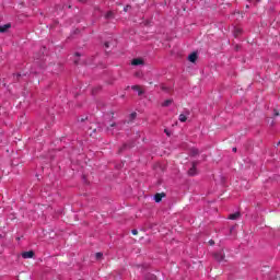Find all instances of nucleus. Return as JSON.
<instances>
[{"label":"nucleus","instance_id":"7c9ffc66","mask_svg":"<svg viewBox=\"0 0 280 280\" xmlns=\"http://www.w3.org/2000/svg\"><path fill=\"white\" fill-rule=\"evenodd\" d=\"M235 50H236V51H240V46H236V47H235Z\"/></svg>","mask_w":280,"mask_h":280},{"label":"nucleus","instance_id":"c9c22d12","mask_svg":"<svg viewBox=\"0 0 280 280\" xmlns=\"http://www.w3.org/2000/svg\"><path fill=\"white\" fill-rule=\"evenodd\" d=\"M186 115H189V112H186Z\"/></svg>","mask_w":280,"mask_h":280},{"label":"nucleus","instance_id":"f257e3e1","mask_svg":"<svg viewBox=\"0 0 280 280\" xmlns=\"http://www.w3.org/2000/svg\"><path fill=\"white\" fill-rule=\"evenodd\" d=\"M198 161H194L191 163V167L188 170V176H197L198 175Z\"/></svg>","mask_w":280,"mask_h":280},{"label":"nucleus","instance_id":"ddd939ff","mask_svg":"<svg viewBox=\"0 0 280 280\" xmlns=\"http://www.w3.org/2000/svg\"><path fill=\"white\" fill-rule=\"evenodd\" d=\"M144 279L145 280H156V276L154 273H145Z\"/></svg>","mask_w":280,"mask_h":280},{"label":"nucleus","instance_id":"20e7f679","mask_svg":"<svg viewBox=\"0 0 280 280\" xmlns=\"http://www.w3.org/2000/svg\"><path fill=\"white\" fill-rule=\"evenodd\" d=\"M200 155V150L198 148L192 147L189 149V156H199Z\"/></svg>","mask_w":280,"mask_h":280},{"label":"nucleus","instance_id":"f8f14e48","mask_svg":"<svg viewBox=\"0 0 280 280\" xmlns=\"http://www.w3.org/2000/svg\"><path fill=\"white\" fill-rule=\"evenodd\" d=\"M105 19L107 21H110V19H115V13L113 11H108L106 14H105Z\"/></svg>","mask_w":280,"mask_h":280},{"label":"nucleus","instance_id":"cd10ccee","mask_svg":"<svg viewBox=\"0 0 280 280\" xmlns=\"http://www.w3.org/2000/svg\"><path fill=\"white\" fill-rule=\"evenodd\" d=\"M143 91L140 89L139 91H138V95L141 97V95H143Z\"/></svg>","mask_w":280,"mask_h":280},{"label":"nucleus","instance_id":"9b49d317","mask_svg":"<svg viewBox=\"0 0 280 280\" xmlns=\"http://www.w3.org/2000/svg\"><path fill=\"white\" fill-rule=\"evenodd\" d=\"M131 65L133 67H139V65H143V59H140V58H136L131 61Z\"/></svg>","mask_w":280,"mask_h":280},{"label":"nucleus","instance_id":"2f4dec72","mask_svg":"<svg viewBox=\"0 0 280 280\" xmlns=\"http://www.w3.org/2000/svg\"><path fill=\"white\" fill-rule=\"evenodd\" d=\"M163 91H167V88H162Z\"/></svg>","mask_w":280,"mask_h":280},{"label":"nucleus","instance_id":"6ab92c4d","mask_svg":"<svg viewBox=\"0 0 280 280\" xmlns=\"http://www.w3.org/2000/svg\"><path fill=\"white\" fill-rule=\"evenodd\" d=\"M235 234V225H232L230 228V235H234Z\"/></svg>","mask_w":280,"mask_h":280},{"label":"nucleus","instance_id":"72a5a7b5","mask_svg":"<svg viewBox=\"0 0 280 280\" xmlns=\"http://www.w3.org/2000/svg\"><path fill=\"white\" fill-rule=\"evenodd\" d=\"M136 77L139 78V73H136Z\"/></svg>","mask_w":280,"mask_h":280},{"label":"nucleus","instance_id":"393cba45","mask_svg":"<svg viewBox=\"0 0 280 280\" xmlns=\"http://www.w3.org/2000/svg\"><path fill=\"white\" fill-rule=\"evenodd\" d=\"M132 235H138L139 234V231L137 229L132 230L131 231Z\"/></svg>","mask_w":280,"mask_h":280},{"label":"nucleus","instance_id":"4c0bfd02","mask_svg":"<svg viewBox=\"0 0 280 280\" xmlns=\"http://www.w3.org/2000/svg\"><path fill=\"white\" fill-rule=\"evenodd\" d=\"M68 8H71V5H68Z\"/></svg>","mask_w":280,"mask_h":280},{"label":"nucleus","instance_id":"f704fd0d","mask_svg":"<svg viewBox=\"0 0 280 280\" xmlns=\"http://www.w3.org/2000/svg\"><path fill=\"white\" fill-rule=\"evenodd\" d=\"M74 63L78 65V60H75Z\"/></svg>","mask_w":280,"mask_h":280},{"label":"nucleus","instance_id":"39448f33","mask_svg":"<svg viewBox=\"0 0 280 280\" xmlns=\"http://www.w3.org/2000/svg\"><path fill=\"white\" fill-rule=\"evenodd\" d=\"M10 27H12V24H10V23L0 25V34H5V32H8L10 30Z\"/></svg>","mask_w":280,"mask_h":280},{"label":"nucleus","instance_id":"5701e85b","mask_svg":"<svg viewBox=\"0 0 280 280\" xmlns=\"http://www.w3.org/2000/svg\"><path fill=\"white\" fill-rule=\"evenodd\" d=\"M104 47H105L106 49H108V48L110 47V43L105 42V43H104Z\"/></svg>","mask_w":280,"mask_h":280},{"label":"nucleus","instance_id":"4be33fe9","mask_svg":"<svg viewBox=\"0 0 280 280\" xmlns=\"http://www.w3.org/2000/svg\"><path fill=\"white\" fill-rule=\"evenodd\" d=\"M131 89L132 91H137V92L140 90L139 85H132Z\"/></svg>","mask_w":280,"mask_h":280},{"label":"nucleus","instance_id":"a878e982","mask_svg":"<svg viewBox=\"0 0 280 280\" xmlns=\"http://www.w3.org/2000/svg\"><path fill=\"white\" fill-rule=\"evenodd\" d=\"M273 117H279V113L277 109H273Z\"/></svg>","mask_w":280,"mask_h":280},{"label":"nucleus","instance_id":"4468645a","mask_svg":"<svg viewBox=\"0 0 280 280\" xmlns=\"http://www.w3.org/2000/svg\"><path fill=\"white\" fill-rule=\"evenodd\" d=\"M173 102H174V100H172V98H171V100H166V101H164V102L162 103V106L167 107V106L172 105Z\"/></svg>","mask_w":280,"mask_h":280},{"label":"nucleus","instance_id":"f3484780","mask_svg":"<svg viewBox=\"0 0 280 280\" xmlns=\"http://www.w3.org/2000/svg\"><path fill=\"white\" fill-rule=\"evenodd\" d=\"M129 119L130 121H135V119H137V112L131 113Z\"/></svg>","mask_w":280,"mask_h":280},{"label":"nucleus","instance_id":"e433bc0d","mask_svg":"<svg viewBox=\"0 0 280 280\" xmlns=\"http://www.w3.org/2000/svg\"><path fill=\"white\" fill-rule=\"evenodd\" d=\"M81 121H84V118H81Z\"/></svg>","mask_w":280,"mask_h":280},{"label":"nucleus","instance_id":"7ed1b4c3","mask_svg":"<svg viewBox=\"0 0 280 280\" xmlns=\"http://www.w3.org/2000/svg\"><path fill=\"white\" fill-rule=\"evenodd\" d=\"M215 261H224V250H220L213 254Z\"/></svg>","mask_w":280,"mask_h":280},{"label":"nucleus","instance_id":"c85d7f7f","mask_svg":"<svg viewBox=\"0 0 280 280\" xmlns=\"http://www.w3.org/2000/svg\"><path fill=\"white\" fill-rule=\"evenodd\" d=\"M74 56H77L78 58H80V56H82L80 52H75Z\"/></svg>","mask_w":280,"mask_h":280},{"label":"nucleus","instance_id":"a211bd4d","mask_svg":"<svg viewBox=\"0 0 280 280\" xmlns=\"http://www.w3.org/2000/svg\"><path fill=\"white\" fill-rule=\"evenodd\" d=\"M104 257V254L103 253H96L95 254V259H97V261H100V259H102Z\"/></svg>","mask_w":280,"mask_h":280},{"label":"nucleus","instance_id":"aec40b11","mask_svg":"<svg viewBox=\"0 0 280 280\" xmlns=\"http://www.w3.org/2000/svg\"><path fill=\"white\" fill-rule=\"evenodd\" d=\"M13 78H15V82H19V79L21 78V73L13 74Z\"/></svg>","mask_w":280,"mask_h":280},{"label":"nucleus","instance_id":"f03ea898","mask_svg":"<svg viewBox=\"0 0 280 280\" xmlns=\"http://www.w3.org/2000/svg\"><path fill=\"white\" fill-rule=\"evenodd\" d=\"M131 148H135V141L126 142L118 152L121 154V152H126V150H130Z\"/></svg>","mask_w":280,"mask_h":280},{"label":"nucleus","instance_id":"0eeeda50","mask_svg":"<svg viewBox=\"0 0 280 280\" xmlns=\"http://www.w3.org/2000/svg\"><path fill=\"white\" fill-rule=\"evenodd\" d=\"M22 257H23V259H32V257H34V250H28V252L22 253Z\"/></svg>","mask_w":280,"mask_h":280},{"label":"nucleus","instance_id":"423d86ee","mask_svg":"<svg viewBox=\"0 0 280 280\" xmlns=\"http://www.w3.org/2000/svg\"><path fill=\"white\" fill-rule=\"evenodd\" d=\"M119 124L117 122H112L109 126L106 127V132H110V135H114L113 128H118Z\"/></svg>","mask_w":280,"mask_h":280},{"label":"nucleus","instance_id":"6e6552de","mask_svg":"<svg viewBox=\"0 0 280 280\" xmlns=\"http://www.w3.org/2000/svg\"><path fill=\"white\" fill-rule=\"evenodd\" d=\"M163 198H165V192L155 194L154 197H153L155 202H161V200H163Z\"/></svg>","mask_w":280,"mask_h":280},{"label":"nucleus","instance_id":"412c9836","mask_svg":"<svg viewBox=\"0 0 280 280\" xmlns=\"http://www.w3.org/2000/svg\"><path fill=\"white\" fill-rule=\"evenodd\" d=\"M132 7L130 4H127L125 8H124V12H128V10H130Z\"/></svg>","mask_w":280,"mask_h":280},{"label":"nucleus","instance_id":"2eb2a0df","mask_svg":"<svg viewBox=\"0 0 280 280\" xmlns=\"http://www.w3.org/2000/svg\"><path fill=\"white\" fill-rule=\"evenodd\" d=\"M178 119L182 121V124H185V121H187V115L180 114Z\"/></svg>","mask_w":280,"mask_h":280},{"label":"nucleus","instance_id":"9d476101","mask_svg":"<svg viewBox=\"0 0 280 280\" xmlns=\"http://www.w3.org/2000/svg\"><path fill=\"white\" fill-rule=\"evenodd\" d=\"M188 60H189V62H196V60H198V54L191 52V54L188 56Z\"/></svg>","mask_w":280,"mask_h":280},{"label":"nucleus","instance_id":"b1692460","mask_svg":"<svg viewBox=\"0 0 280 280\" xmlns=\"http://www.w3.org/2000/svg\"><path fill=\"white\" fill-rule=\"evenodd\" d=\"M164 132L167 137H172V132H170L167 129H164Z\"/></svg>","mask_w":280,"mask_h":280},{"label":"nucleus","instance_id":"1a4fd4ad","mask_svg":"<svg viewBox=\"0 0 280 280\" xmlns=\"http://www.w3.org/2000/svg\"><path fill=\"white\" fill-rule=\"evenodd\" d=\"M242 217V213L240 212H235V213H232V214H229V220H240V218Z\"/></svg>","mask_w":280,"mask_h":280},{"label":"nucleus","instance_id":"dca6fc26","mask_svg":"<svg viewBox=\"0 0 280 280\" xmlns=\"http://www.w3.org/2000/svg\"><path fill=\"white\" fill-rule=\"evenodd\" d=\"M240 34H242V28H234L235 38H237V36H240Z\"/></svg>","mask_w":280,"mask_h":280},{"label":"nucleus","instance_id":"473e14b6","mask_svg":"<svg viewBox=\"0 0 280 280\" xmlns=\"http://www.w3.org/2000/svg\"><path fill=\"white\" fill-rule=\"evenodd\" d=\"M271 126H275V120L271 121Z\"/></svg>","mask_w":280,"mask_h":280},{"label":"nucleus","instance_id":"c756f323","mask_svg":"<svg viewBox=\"0 0 280 280\" xmlns=\"http://www.w3.org/2000/svg\"><path fill=\"white\" fill-rule=\"evenodd\" d=\"M232 152H237V148L234 147V148L232 149Z\"/></svg>","mask_w":280,"mask_h":280},{"label":"nucleus","instance_id":"bb28decb","mask_svg":"<svg viewBox=\"0 0 280 280\" xmlns=\"http://www.w3.org/2000/svg\"><path fill=\"white\" fill-rule=\"evenodd\" d=\"M209 244H210V246H214V245H215V241L210 240V241H209Z\"/></svg>","mask_w":280,"mask_h":280}]
</instances>
